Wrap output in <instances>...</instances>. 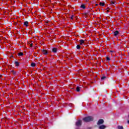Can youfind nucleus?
Listing matches in <instances>:
<instances>
[{
    "instance_id": "1",
    "label": "nucleus",
    "mask_w": 129,
    "mask_h": 129,
    "mask_svg": "<svg viewBox=\"0 0 129 129\" xmlns=\"http://www.w3.org/2000/svg\"><path fill=\"white\" fill-rule=\"evenodd\" d=\"M83 119L85 122H88L89 121H92V120H93V117L92 116H88L84 118Z\"/></svg>"
},
{
    "instance_id": "2",
    "label": "nucleus",
    "mask_w": 129,
    "mask_h": 129,
    "mask_svg": "<svg viewBox=\"0 0 129 129\" xmlns=\"http://www.w3.org/2000/svg\"><path fill=\"white\" fill-rule=\"evenodd\" d=\"M82 123V121H81V120H79L76 122V125L77 126H80V125H81Z\"/></svg>"
},
{
    "instance_id": "3",
    "label": "nucleus",
    "mask_w": 129,
    "mask_h": 129,
    "mask_svg": "<svg viewBox=\"0 0 129 129\" xmlns=\"http://www.w3.org/2000/svg\"><path fill=\"white\" fill-rule=\"evenodd\" d=\"M104 122V121L102 119H100L98 120L97 124L99 125L100 124H102Z\"/></svg>"
},
{
    "instance_id": "4",
    "label": "nucleus",
    "mask_w": 129,
    "mask_h": 129,
    "mask_svg": "<svg viewBox=\"0 0 129 129\" xmlns=\"http://www.w3.org/2000/svg\"><path fill=\"white\" fill-rule=\"evenodd\" d=\"M105 127H106V126L105 125H101V126H100L99 127V129H104V128H105Z\"/></svg>"
},
{
    "instance_id": "5",
    "label": "nucleus",
    "mask_w": 129,
    "mask_h": 129,
    "mask_svg": "<svg viewBox=\"0 0 129 129\" xmlns=\"http://www.w3.org/2000/svg\"><path fill=\"white\" fill-rule=\"evenodd\" d=\"M57 50H58V49H57L56 48H52V52H53V53H57Z\"/></svg>"
},
{
    "instance_id": "6",
    "label": "nucleus",
    "mask_w": 129,
    "mask_h": 129,
    "mask_svg": "<svg viewBox=\"0 0 129 129\" xmlns=\"http://www.w3.org/2000/svg\"><path fill=\"white\" fill-rule=\"evenodd\" d=\"M42 53L44 55H47V54H48V51L46 50H43Z\"/></svg>"
},
{
    "instance_id": "7",
    "label": "nucleus",
    "mask_w": 129,
    "mask_h": 129,
    "mask_svg": "<svg viewBox=\"0 0 129 129\" xmlns=\"http://www.w3.org/2000/svg\"><path fill=\"white\" fill-rule=\"evenodd\" d=\"M24 26H26V27H28L29 26V22L27 21L24 22Z\"/></svg>"
},
{
    "instance_id": "8",
    "label": "nucleus",
    "mask_w": 129,
    "mask_h": 129,
    "mask_svg": "<svg viewBox=\"0 0 129 129\" xmlns=\"http://www.w3.org/2000/svg\"><path fill=\"white\" fill-rule=\"evenodd\" d=\"M83 44H84V41L82 39L80 41V44L83 45Z\"/></svg>"
},
{
    "instance_id": "9",
    "label": "nucleus",
    "mask_w": 129,
    "mask_h": 129,
    "mask_svg": "<svg viewBox=\"0 0 129 129\" xmlns=\"http://www.w3.org/2000/svg\"><path fill=\"white\" fill-rule=\"evenodd\" d=\"M117 35H118V31H115V32H114V35L117 36Z\"/></svg>"
},
{
    "instance_id": "10",
    "label": "nucleus",
    "mask_w": 129,
    "mask_h": 129,
    "mask_svg": "<svg viewBox=\"0 0 129 129\" xmlns=\"http://www.w3.org/2000/svg\"><path fill=\"white\" fill-rule=\"evenodd\" d=\"M116 2L115 1H111V5H115Z\"/></svg>"
},
{
    "instance_id": "11",
    "label": "nucleus",
    "mask_w": 129,
    "mask_h": 129,
    "mask_svg": "<svg viewBox=\"0 0 129 129\" xmlns=\"http://www.w3.org/2000/svg\"><path fill=\"white\" fill-rule=\"evenodd\" d=\"M76 91H78V92H79V91H80V88H79V87H77Z\"/></svg>"
},
{
    "instance_id": "12",
    "label": "nucleus",
    "mask_w": 129,
    "mask_h": 129,
    "mask_svg": "<svg viewBox=\"0 0 129 129\" xmlns=\"http://www.w3.org/2000/svg\"><path fill=\"white\" fill-rule=\"evenodd\" d=\"M81 9H85V5H82L81 6Z\"/></svg>"
},
{
    "instance_id": "13",
    "label": "nucleus",
    "mask_w": 129,
    "mask_h": 129,
    "mask_svg": "<svg viewBox=\"0 0 129 129\" xmlns=\"http://www.w3.org/2000/svg\"><path fill=\"white\" fill-rule=\"evenodd\" d=\"M32 67H35L36 66V63H31Z\"/></svg>"
},
{
    "instance_id": "14",
    "label": "nucleus",
    "mask_w": 129,
    "mask_h": 129,
    "mask_svg": "<svg viewBox=\"0 0 129 129\" xmlns=\"http://www.w3.org/2000/svg\"><path fill=\"white\" fill-rule=\"evenodd\" d=\"M118 129H123V127L122 126H118Z\"/></svg>"
},
{
    "instance_id": "15",
    "label": "nucleus",
    "mask_w": 129,
    "mask_h": 129,
    "mask_svg": "<svg viewBox=\"0 0 129 129\" xmlns=\"http://www.w3.org/2000/svg\"><path fill=\"white\" fill-rule=\"evenodd\" d=\"M99 5L101 7H103V6H104V3H100Z\"/></svg>"
},
{
    "instance_id": "16",
    "label": "nucleus",
    "mask_w": 129,
    "mask_h": 129,
    "mask_svg": "<svg viewBox=\"0 0 129 129\" xmlns=\"http://www.w3.org/2000/svg\"><path fill=\"white\" fill-rule=\"evenodd\" d=\"M16 66H19V62L18 61H15Z\"/></svg>"
},
{
    "instance_id": "17",
    "label": "nucleus",
    "mask_w": 129,
    "mask_h": 129,
    "mask_svg": "<svg viewBox=\"0 0 129 129\" xmlns=\"http://www.w3.org/2000/svg\"><path fill=\"white\" fill-rule=\"evenodd\" d=\"M24 54L22 52H20L18 54L19 56H23Z\"/></svg>"
},
{
    "instance_id": "18",
    "label": "nucleus",
    "mask_w": 129,
    "mask_h": 129,
    "mask_svg": "<svg viewBox=\"0 0 129 129\" xmlns=\"http://www.w3.org/2000/svg\"><path fill=\"white\" fill-rule=\"evenodd\" d=\"M106 60H107V61H109V60H110V58H109V57L108 56H107V57H106Z\"/></svg>"
},
{
    "instance_id": "19",
    "label": "nucleus",
    "mask_w": 129,
    "mask_h": 129,
    "mask_svg": "<svg viewBox=\"0 0 129 129\" xmlns=\"http://www.w3.org/2000/svg\"><path fill=\"white\" fill-rule=\"evenodd\" d=\"M106 78V77L105 76H103L101 77V79L103 80V79H105Z\"/></svg>"
},
{
    "instance_id": "20",
    "label": "nucleus",
    "mask_w": 129,
    "mask_h": 129,
    "mask_svg": "<svg viewBox=\"0 0 129 129\" xmlns=\"http://www.w3.org/2000/svg\"><path fill=\"white\" fill-rule=\"evenodd\" d=\"M77 49H80V45H77Z\"/></svg>"
},
{
    "instance_id": "21",
    "label": "nucleus",
    "mask_w": 129,
    "mask_h": 129,
    "mask_svg": "<svg viewBox=\"0 0 129 129\" xmlns=\"http://www.w3.org/2000/svg\"><path fill=\"white\" fill-rule=\"evenodd\" d=\"M30 47H33V43L30 44Z\"/></svg>"
},
{
    "instance_id": "22",
    "label": "nucleus",
    "mask_w": 129,
    "mask_h": 129,
    "mask_svg": "<svg viewBox=\"0 0 129 129\" xmlns=\"http://www.w3.org/2000/svg\"><path fill=\"white\" fill-rule=\"evenodd\" d=\"M73 16H72L71 17V20H73Z\"/></svg>"
},
{
    "instance_id": "23",
    "label": "nucleus",
    "mask_w": 129,
    "mask_h": 129,
    "mask_svg": "<svg viewBox=\"0 0 129 129\" xmlns=\"http://www.w3.org/2000/svg\"><path fill=\"white\" fill-rule=\"evenodd\" d=\"M127 123H128V124H129V120H128V121H127Z\"/></svg>"
},
{
    "instance_id": "24",
    "label": "nucleus",
    "mask_w": 129,
    "mask_h": 129,
    "mask_svg": "<svg viewBox=\"0 0 129 129\" xmlns=\"http://www.w3.org/2000/svg\"><path fill=\"white\" fill-rule=\"evenodd\" d=\"M107 12H108V10H107Z\"/></svg>"
}]
</instances>
